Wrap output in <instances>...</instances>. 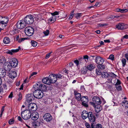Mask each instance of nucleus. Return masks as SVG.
<instances>
[{
	"mask_svg": "<svg viewBox=\"0 0 128 128\" xmlns=\"http://www.w3.org/2000/svg\"><path fill=\"white\" fill-rule=\"evenodd\" d=\"M18 62L17 59L15 58H12L10 60L9 62L4 63V67L9 70H11L12 68L16 67L18 65Z\"/></svg>",
	"mask_w": 128,
	"mask_h": 128,
	"instance_id": "nucleus-1",
	"label": "nucleus"
},
{
	"mask_svg": "<svg viewBox=\"0 0 128 128\" xmlns=\"http://www.w3.org/2000/svg\"><path fill=\"white\" fill-rule=\"evenodd\" d=\"M31 115L30 112L28 110H24L22 113V117L24 120L28 119L30 118Z\"/></svg>",
	"mask_w": 128,
	"mask_h": 128,
	"instance_id": "nucleus-2",
	"label": "nucleus"
},
{
	"mask_svg": "<svg viewBox=\"0 0 128 128\" xmlns=\"http://www.w3.org/2000/svg\"><path fill=\"white\" fill-rule=\"evenodd\" d=\"M24 21L26 24H32L34 22V18L33 16L31 15H27L24 18Z\"/></svg>",
	"mask_w": 128,
	"mask_h": 128,
	"instance_id": "nucleus-3",
	"label": "nucleus"
},
{
	"mask_svg": "<svg viewBox=\"0 0 128 128\" xmlns=\"http://www.w3.org/2000/svg\"><path fill=\"white\" fill-rule=\"evenodd\" d=\"M24 31L27 36H30L34 34V29L31 26L27 27L25 28Z\"/></svg>",
	"mask_w": 128,
	"mask_h": 128,
	"instance_id": "nucleus-4",
	"label": "nucleus"
},
{
	"mask_svg": "<svg viewBox=\"0 0 128 128\" xmlns=\"http://www.w3.org/2000/svg\"><path fill=\"white\" fill-rule=\"evenodd\" d=\"M33 95L34 97L38 98H40L43 96V93L41 90H36L33 93Z\"/></svg>",
	"mask_w": 128,
	"mask_h": 128,
	"instance_id": "nucleus-5",
	"label": "nucleus"
},
{
	"mask_svg": "<svg viewBox=\"0 0 128 128\" xmlns=\"http://www.w3.org/2000/svg\"><path fill=\"white\" fill-rule=\"evenodd\" d=\"M44 84H40V83L38 82L36 83L33 86V88L35 90H43L44 89V88H46Z\"/></svg>",
	"mask_w": 128,
	"mask_h": 128,
	"instance_id": "nucleus-6",
	"label": "nucleus"
},
{
	"mask_svg": "<svg viewBox=\"0 0 128 128\" xmlns=\"http://www.w3.org/2000/svg\"><path fill=\"white\" fill-rule=\"evenodd\" d=\"M92 101L93 102H92V104L94 106H95L96 104L99 105L102 103L100 99L98 97H94L92 98Z\"/></svg>",
	"mask_w": 128,
	"mask_h": 128,
	"instance_id": "nucleus-7",
	"label": "nucleus"
},
{
	"mask_svg": "<svg viewBox=\"0 0 128 128\" xmlns=\"http://www.w3.org/2000/svg\"><path fill=\"white\" fill-rule=\"evenodd\" d=\"M116 28L118 30H122L126 29L128 27V26L124 23H119L116 26Z\"/></svg>",
	"mask_w": 128,
	"mask_h": 128,
	"instance_id": "nucleus-8",
	"label": "nucleus"
},
{
	"mask_svg": "<svg viewBox=\"0 0 128 128\" xmlns=\"http://www.w3.org/2000/svg\"><path fill=\"white\" fill-rule=\"evenodd\" d=\"M26 24L24 21L20 20L16 23V26L19 29H22L25 27Z\"/></svg>",
	"mask_w": 128,
	"mask_h": 128,
	"instance_id": "nucleus-9",
	"label": "nucleus"
},
{
	"mask_svg": "<svg viewBox=\"0 0 128 128\" xmlns=\"http://www.w3.org/2000/svg\"><path fill=\"white\" fill-rule=\"evenodd\" d=\"M29 110L32 111H36L37 108V106L35 103H31L29 104L28 106Z\"/></svg>",
	"mask_w": 128,
	"mask_h": 128,
	"instance_id": "nucleus-10",
	"label": "nucleus"
},
{
	"mask_svg": "<svg viewBox=\"0 0 128 128\" xmlns=\"http://www.w3.org/2000/svg\"><path fill=\"white\" fill-rule=\"evenodd\" d=\"M43 118L47 122H49L51 120L52 117L50 114L46 113L44 115Z\"/></svg>",
	"mask_w": 128,
	"mask_h": 128,
	"instance_id": "nucleus-11",
	"label": "nucleus"
},
{
	"mask_svg": "<svg viewBox=\"0 0 128 128\" xmlns=\"http://www.w3.org/2000/svg\"><path fill=\"white\" fill-rule=\"evenodd\" d=\"M32 94H28L26 96V100L25 103L26 104L29 103V102L32 101L34 99V97Z\"/></svg>",
	"mask_w": 128,
	"mask_h": 128,
	"instance_id": "nucleus-12",
	"label": "nucleus"
},
{
	"mask_svg": "<svg viewBox=\"0 0 128 128\" xmlns=\"http://www.w3.org/2000/svg\"><path fill=\"white\" fill-rule=\"evenodd\" d=\"M48 77L50 84L55 83L57 80V78L55 74H51Z\"/></svg>",
	"mask_w": 128,
	"mask_h": 128,
	"instance_id": "nucleus-13",
	"label": "nucleus"
},
{
	"mask_svg": "<svg viewBox=\"0 0 128 128\" xmlns=\"http://www.w3.org/2000/svg\"><path fill=\"white\" fill-rule=\"evenodd\" d=\"M95 60L96 62L98 64H103L104 62V59L100 56H96Z\"/></svg>",
	"mask_w": 128,
	"mask_h": 128,
	"instance_id": "nucleus-14",
	"label": "nucleus"
},
{
	"mask_svg": "<svg viewBox=\"0 0 128 128\" xmlns=\"http://www.w3.org/2000/svg\"><path fill=\"white\" fill-rule=\"evenodd\" d=\"M30 117L33 120H37L39 118V114L38 112H35L31 113Z\"/></svg>",
	"mask_w": 128,
	"mask_h": 128,
	"instance_id": "nucleus-15",
	"label": "nucleus"
},
{
	"mask_svg": "<svg viewBox=\"0 0 128 128\" xmlns=\"http://www.w3.org/2000/svg\"><path fill=\"white\" fill-rule=\"evenodd\" d=\"M90 121L92 122H95L96 120V118L95 116L92 114L91 112H88V117Z\"/></svg>",
	"mask_w": 128,
	"mask_h": 128,
	"instance_id": "nucleus-16",
	"label": "nucleus"
},
{
	"mask_svg": "<svg viewBox=\"0 0 128 128\" xmlns=\"http://www.w3.org/2000/svg\"><path fill=\"white\" fill-rule=\"evenodd\" d=\"M8 76L10 78H14L16 76L17 74L15 71L12 70L9 72Z\"/></svg>",
	"mask_w": 128,
	"mask_h": 128,
	"instance_id": "nucleus-17",
	"label": "nucleus"
},
{
	"mask_svg": "<svg viewBox=\"0 0 128 128\" xmlns=\"http://www.w3.org/2000/svg\"><path fill=\"white\" fill-rule=\"evenodd\" d=\"M21 49L20 46L18 47V48L15 50H9L6 52V53L7 54H8L11 55H12L13 54V52H18Z\"/></svg>",
	"mask_w": 128,
	"mask_h": 128,
	"instance_id": "nucleus-18",
	"label": "nucleus"
},
{
	"mask_svg": "<svg viewBox=\"0 0 128 128\" xmlns=\"http://www.w3.org/2000/svg\"><path fill=\"white\" fill-rule=\"evenodd\" d=\"M74 95L75 98L78 100L80 101L81 99V95L76 91H74Z\"/></svg>",
	"mask_w": 128,
	"mask_h": 128,
	"instance_id": "nucleus-19",
	"label": "nucleus"
},
{
	"mask_svg": "<svg viewBox=\"0 0 128 128\" xmlns=\"http://www.w3.org/2000/svg\"><path fill=\"white\" fill-rule=\"evenodd\" d=\"M82 118L84 119H86L88 116V112L84 110L82 112Z\"/></svg>",
	"mask_w": 128,
	"mask_h": 128,
	"instance_id": "nucleus-20",
	"label": "nucleus"
},
{
	"mask_svg": "<svg viewBox=\"0 0 128 128\" xmlns=\"http://www.w3.org/2000/svg\"><path fill=\"white\" fill-rule=\"evenodd\" d=\"M121 104L125 108H128V101L124 100L122 102Z\"/></svg>",
	"mask_w": 128,
	"mask_h": 128,
	"instance_id": "nucleus-21",
	"label": "nucleus"
},
{
	"mask_svg": "<svg viewBox=\"0 0 128 128\" xmlns=\"http://www.w3.org/2000/svg\"><path fill=\"white\" fill-rule=\"evenodd\" d=\"M108 78H110L108 80L110 82H111L112 78L116 77V75L114 73L112 72L108 74Z\"/></svg>",
	"mask_w": 128,
	"mask_h": 128,
	"instance_id": "nucleus-22",
	"label": "nucleus"
},
{
	"mask_svg": "<svg viewBox=\"0 0 128 128\" xmlns=\"http://www.w3.org/2000/svg\"><path fill=\"white\" fill-rule=\"evenodd\" d=\"M27 39L26 38H22L20 37L19 36H18L16 38V40L19 43H21L24 41L25 40Z\"/></svg>",
	"mask_w": 128,
	"mask_h": 128,
	"instance_id": "nucleus-23",
	"label": "nucleus"
},
{
	"mask_svg": "<svg viewBox=\"0 0 128 128\" xmlns=\"http://www.w3.org/2000/svg\"><path fill=\"white\" fill-rule=\"evenodd\" d=\"M6 74V71L0 68V78L4 77Z\"/></svg>",
	"mask_w": 128,
	"mask_h": 128,
	"instance_id": "nucleus-24",
	"label": "nucleus"
},
{
	"mask_svg": "<svg viewBox=\"0 0 128 128\" xmlns=\"http://www.w3.org/2000/svg\"><path fill=\"white\" fill-rule=\"evenodd\" d=\"M42 82L46 84L50 85V82L49 79L48 78H44L42 80Z\"/></svg>",
	"mask_w": 128,
	"mask_h": 128,
	"instance_id": "nucleus-25",
	"label": "nucleus"
},
{
	"mask_svg": "<svg viewBox=\"0 0 128 128\" xmlns=\"http://www.w3.org/2000/svg\"><path fill=\"white\" fill-rule=\"evenodd\" d=\"M94 107L95 108L96 112L97 113L100 112L102 109V107L100 105L95 106Z\"/></svg>",
	"mask_w": 128,
	"mask_h": 128,
	"instance_id": "nucleus-26",
	"label": "nucleus"
},
{
	"mask_svg": "<svg viewBox=\"0 0 128 128\" xmlns=\"http://www.w3.org/2000/svg\"><path fill=\"white\" fill-rule=\"evenodd\" d=\"M95 67L94 64H91L88 65L87 68L89 70L91 71L95 68Z\"/></svg>",
	"mask_w": 128,
	"mask_h": 128,
	"instance_id": "nucleus-27",
	"label": "nucleus"
},
{
	"mask_svg": "<svg viewBox=\"0 0 128 128\" xmlns=\"http://www.w3.org/2000/svg\"><path fill=\"white\" fill-rule=\"evenodd\" d=\"M101 76L103 78H108V74L106 72H102Z\"/></svg>",
	"mask_w": 128,
	"mask_h": 128,
	"instance_id": "nucleus-28",
	"label": "nucleus"
},
{
	"mask_svg": "<svg viewBox=\"0 0 128 128\" xmlns=\"http://www.w3.org/2000/svg\"><path fill=\"white\" fill-rule=\"evenodd\" d=\"M3 42L5 44H8L10 42V40L9 38L6 36L4 38Z\"/></svg>",
	"mask_w": 128,
	"mask_h": 128,
	"instance_id": "nucleus-29",
	"label": "nucleus"
},
{
	"mask_svg": "<svg viewBox=\"0 0 128 128\" xmlns=\"http://www.w3.org/2000/svg\"><path fill=\"white\" fill-rule=\"evenodd\" d=\"M56 16H52V17H51L48 19V21L49 22H52V23L54 22L56 20Z\"/></svg>",
	"mask_w": 128,
	"mask_h": 128,
	"instance_id": "nucleus-30",
	"label": "nucleus"
},
{
	"mask_svg": "<svg viewBox=\"0 0 128 128\" xmlns=\"http://www.w3.org/2000/svg\"><path fill=\"white\" fill-rule=\"evenodd\" d=\"M88 70L87 67L86 66L84 67L81 70V72L82 73L84 74H86L88 71Z\"/></svg>",
	"mask_w": 128,
	"mask_h": 128,
	"instance_id": "nucleus-31",
	"label": "nucleus"
},
{
	"mask_svg": "<svg viewBox=\"0 0 128 128\" xmlns=\"http://www.w3.org/2000/svg\"><path fill=\"white\" fill-rule=\"evenodd\" d=\"M97 68L98 69L101 70H104L105 69V66L104 65H102V64H98L97 66Z\"/></svg>",
	"mask_w": 128,
	"mask_h": 128,
	"instance_id": "nucleus-32",
	"label": "nucleus"
},
{
	"mask_svg": "<svg viewBox=\"0 0 128 128\" xmlns=\"http://www.w3.org/2000/svg\"><path fill=\"white\" fill-rule=\"evenodd\" d=\"M6 61V59L5 58L2 56H0V63L3 64Z\"/></svg>",
	"mask_w": 128,
	"mask_h": 128,
	"instance_id": "nucleus-33",
	"label": "nucleus"
},
{
	"mask_svg": "<svg viewBox=\"0 0 128 128\" xmlns=\"http://www.w3.org/2000/svg\"><path fill=\"white\" fill-rule=\"evenodd\" d=\"M83 60H85V61L87 63L88 61V60L89 58L88 56V55H86L83 56V58H82V57L81 58Z\"/></svg>",
	"mask_w": 128,
	"mask_h": 128,
	"instance_id": "nucleus-34",
	"label": "nucleus"
},
{
	"mask_svg": "<svg viewBox=\"0 0 128 128\" xmlns=\"http://www.w3.org/2000/svg\"><path fill=\"white\" fill-rule=\"evenodd\" d=\"M2 19V16H0V24H4V27H5L6 26L7 24L6 23H4V22Z\"/></svg>",
	"mask_w": 128,
	"mask_h": 128,
	"instance_id": "nucleus-35",
	"label": "nucleus"
},
{
	"mask_svg": "<svg viewBox=\"0 0 128 128\" xmlns=\"http://www.w3.org/2000/svg\"><path fill=\"white\" fill-rule=\"evenodd\" d=\"M126 60L125 58H123L121 60V62L122 63V66L124 67L126 64Z\"/></svg>",
	"mask_w": 128,
	"mask_h": 128,
	"instance_id": "nucleus-36",
	"label": "nucleus"
},
{
	"mask_svg": "<svg viewBox=\"0 0 128 128\" xmlns=\"http://www.w3.org/2000/svg\"><path fill=\"white\" fill-rule=\"evenodd\" d=\"M82 15V14L81 13H76L75 14L74 16L75 17L78 19Z\"/></svg>",
	"mask_w": 128,
	"mask_h": 128,
	"instance_id": "nucleus-37",
	"label": "nucleus"
},
{
	"mask_svg": "<svg viewBox=\"0 0 128 128\" xmlns=\"http://www.w3.org/2000/svg\"><path fill=\"white\" fill-rule=\"evenodd\" d=\"M31 43L32 45L34 47H36L37 45V42L34 40L31 41Z\"/></svg>",
	"mask_w": 128,
	"mask_h": 128,
	"instance_id": "nucleus-38",
	"label": "nucleus"
},
{
	"mask_svg": "<svg viewBox=\"0 0 128 128\" xmlns=\"http://www.w3.org/2000/svg\"><path fill=\"white\" fill-rule=\"evenodd\" d=\"M82 101L85 102H88V99L86 98L85 96H83L81 98V100Z\"/></svg>",
	"mask_w": 128,
	"mask_h": 128,
	"instance_id": "nucleus-39",
	"label": "nucleus"
},
{
	"mask_svg": "<svg viewBox=\"0 0 128 128\" xmlns=\"http://www.w3.org/2000/svg\"><path fill=\"white\" fill-rule=\"evenodd\" d=\"M88 102H82V104L85 107H88Z\"/></svg>",
	"mask_w": 128,
	"mask_h": 128,
	"instance_id": "nucleus-40",
	"label": "nucleus"
},
{
	"mask_svg": "<svg viewBox=\"0 0 128 128\" xmlns=\"http://www.w3.org/2000/svg\"><path fill=\"white\" fill-rule=\"evenodd\" d=\"M4 22V23H6V24H7V23L8 22V18L4 17V18H3L2 17V19Z\"/></svg>",
	"mask_w": 128,
	"mask_h": 128,
	"instance_id": "nucleus-41",
	"label": "nucleus"
},
{
	"mask_svg": "<svg viewBox=\"0 0 128 128\" xmlns=\"http://www.w3.org/2000/svg\"><path fill=\"white\" fill-rule=\"evenodd\" d=\"M55 76H56V78H61L62 77V76L60 74H55Z\"/></svg>",
	"mask_w": 128,
	"mask_h": 128,
	"instance_id": "nucleus-42",
	"label": "nucleus"
},
{
	"mask_svg": "<svg viewBox=\"0 0 128 128\" xmlns=\"http://www.w3.org/2000/svg\"><path fill=\"white\" fill-rule=\"evenodd\" d=\"M43 33L45 36H46L48 35L49 31V30H46V31H44Z\"/></svg>",
	"mask_w": 128,
	"mask_h": 128,
	"instance_id": "nucleus-43",
	"label": "nucleus"
},
{
	"mask_svg": "<svg viewBox=\"0 0 128 128\" xmlns=\"http://www.w3.org/2000/svg\"><path fill=\"white\" fill-rule=\"evenodd\" d=\"M96 74H98V75H101V71L98 69H96Z\"/></svg>",
	"mask_w": 128,
	"mask_h": 128,
	"instance_id": "nucleus-44",
	"label": "nucleus"
},
{
	"mask_svg": "<svg viewBox=\"0 0 128 128\" xmlns=\"http://www.w3.org/2000/svg\"><path fill=\"white\" fill-rule=\"evenodd\" d=\"M74 63L76 64V66H78L79 65V60H74Z\"/></svg>",
	"mask_w": 128,
	"mask_h": 128,
	"instance_id": "nucleus-45",
	"label": "nucleus"
},
{
	"mask_svg": "<svg viewBox=\"0 0 128 128\" xmlns=\"http://www.w3.org/2000/svg\"><path fill=\"white\" fill-rule=\"evenodd\" d=\"M74 15V11H72V12L71 13L69 16V19L70 20L72 19Z\"/></svg>",
	"mask_w": 128,
	"mask_h": 128,
	"instance_id": "nucleus-46",
	"label": "nucleus"
},
{
	"mask_svg": "<svg viewBox=\"0 0 128 128\" xmlns=\"http://www.w3.org/2000/svg\"><path fill=\"white\" fill-rule=\"evenodd\" d=\"M59 12L58 11H55L53 13H51V14L53 16H55L56 15H58L59 14Z\"/></svg>",
	"mask_w": 128,
	"mask_h": 128,
	"instance_id": "nucleus-47",
	"label": "nucleus"
},
{
	"mask_svg": "<svg viewBox=\"0 0 128 128\" xmlns=\"http://www.w3.org/2000/svg\"><path fill=\"white\" fill-rule=\"evenodd\" d=\"M128 11V9H120V12L122 13H123L126 12Z\"/></svg>",
	"mask_w": 128,
	"mask_h": 128,
	"instance_id": "nucleus-48",
	"label": "nucleus"
},
{
	"mask_svg": "<svg viewBox=\"0 0 128 128\" xmlns=\"http://www.w3.org/2000/svg\"><path fill=\"white\" fill-rule=\"evenodd\" d=\"M116 89L118 91H120L122 90V87L120 86H116Z\"/></svg>",
	"mask_w": 128,
	"mask_h": 128,
	"instance_id": "nucleus-49",
	"label": "nucleus"
},
{
	"mask_svg": "<svg viewBox=\"0 0 128 128\" xmlns=\"http://www.w3.org/2000/svg\"><path fill=\"white\" fill-rule=\"evenodd\" d=\"M18 100L19 101L22 99V95L20 92H19L18 94Z\"/></svg>",
	"mask_w": 128,
	"mask_h": 128,
	"instance_id": "nucleus-50",
	"label": "nucleus"
},
{
	"mask_svg": "<svg viewBox=\"0 0 128 128\" xmlns=\"http://www.w3.org/2000/svg\"><path fill=\"white\" fill-rule=\"evenodd\" d=\"M114 56L113 54H111L109 58L112 60H113L114 59Z\"/></svg>",
	"mask_w": 128,
	"mask_h": 128,
	"instance_id": "nucleus-51",
	"label": "nucleus"
},
{
	"mask_svg": "<svg viewBox=\"0 0 128 128\" xmlns=\"http://www.w3.org/2000/svg\"><path fill=\"white\" fill-rule=\"evenodd\" d=\"M79 64L80 65H82L84 64V60H83L82 58H80L79 59Z\"/></svg>",
	"mask_w": 128,
	"mask_h": 128,
	"instance_id": "nucleus-52",
	"label": "nucleus"
},
{
	"mask_svg": "<svg viewBox=\"0 0 128 128\" xmlns=\"http://www.w3.org/2000/svg\"><path fill=\"white\" fill-rule=\"evenodd\" d=\"M96 128H102V125L99 124H97L96 126Z\"/></svg>",
	"mask_w": 128,
	"mask_h": 128,
	"instance_id": "nucleus-53",
	"label": "nucleus"
},
{
	"mask_svg": "<svg viewBox=\"0 0 128 128\" xmlns=\"http://www.w3.org/2000/svg\"><path fill=\"white\" fill-rule=\"evenodd\" d=\"M14 121L13 119H11L9 121L8 123L10 124H12L14 123Z\"/></svg>",
	"mask_w": 128,
	"mask_h": 128,
	"instance_id": "nucleus-54",
	"label": "nucleus"
},
{
	"mask_svg": "<svg viewBox=\"0 0 128 128\" xmlns=\"http://www.w3.org/2000/svg\"><path fill=\"white\" fill-rule=\"evenodd\" d=\"M85 126L87 128H91L90 124L88 122H86L85 124Z\"/></svg>",
	"mask_w": 128,
	"mask_h": 128,
	"instance_id": "nucleus-55",
	"label": "nucleus"
},
{
	"mask_svg": "<svg viewBox=\"0 0 128 128\" xmlns=\"http://www.w3.org/2000/svg\"><path fill=\"white\" fill-rule=\"evenodd\" d=\"M108 25L107 24H99V26L100 27H103V26H105Z\"/></svg>",
	"mask_w": 128,
	"mask_h": 128,
	"instance_id": "nucleus-56",
	"label": "nucleus"
},
{
	"mask_svg": "<svg viewBox=\"0 0 128 128\" xmlns=\"http://www.w3.org/2000/svg\"><path fill=\"white\" fill-rule=\"evenodd\" d=\"M51 53H52V52H51L50 53H48L46 55V57H45V58L46 59H48V58H49V57H50Z\"/></svg>",
	"mask_w": 128,
	"mask_h": 128,
	"instance_id": "nucleus-57",
	"label": "nucleus"
},
{
	"mask_svg": "<svg viewBox=\"0 0 128 128\" xmlns=\"http://www.w3.org/2000/svg\"><path fill=\"white\" fill-rule=\"evenodd\" d=\"M32 125L34 127L37 126H38V123L37 122H34L33 123Z\"/></svg>",
	"mask_w": 128,
	"mask_h": 128,
	"instance_id": "nucleus-58",
	"label": "nucleus"
},
{
	"mask_svg": "<svg viewBox=\"0 0 128 128\" xmlns=\"http://www.w3.org/2000/svg\"><path fill=\"white\" fill-rule=\"evenodd\" d=\"M37 72H32V74H30V77L31 76H33L34 75H36L37 74Z\"/></svg>",
	"mask_w": 128,
	"mask_h": 128,
	"instance_id": "nucleus-59",
	"label": "nucleus"
},
{
	"mask_svg": "<svg viewBox=\"0 0 128 128\" xmlns=\"http://www.w3.org/2000/svg\"><path fill=\"white\" fill-rule=\"evenodd\" d=\"M64 72L65 74H68L69 72V71L66 70H64Z\"/></svg>",
	"mask_w": 128,
	"mask_h": 128,
	"instance_id": "nucleus-60",
	"label": "nucleus"
},
{
	"mask_svg": "<svg viewBox=\"0 0 128 128\" xmlns=\"http://www.w3.org/2000/svg\"><path fill=\"white\" fill-rule=\"evenodd\" d=\"M120 84V81L118 80H117V82L116 84V85H118Z\"/></svg>",
	"mask_w": 128,
	"mask_h": 128,
	"instance_id": "nucleus-61",
	"label": "nucleus"
},
{
	"mask_svg": "<svg viewBox=\"0 0 128 128\" xmlns=\"http://www.w3.org/2000/svg\"><path fill=\"white\" fill-rule=\"evenodd\" d=\"M13 93L12 92H11L10 94L8 96V98H12V97Z\"/></svg>",
	"mask_w": 128,
	"mask_h": 128,
	"instance_id": "nucleus-62",
	"label": "nucleus"
},
{
	"mask_svg": "<svg viewBox=\"0 0 128 128\" xmlns=\"http://www.w3.org/2000/svg\"><path fill=\"white\" fill-rule=\"evenodd\" d=\"M18 120L20 121V122H22V120L21 118V117L20 116H18Z\"/></svg>",
	"mask_w": 128,
	"mask_h": 128,
	"instance_id": "nucleus-63",
	"label": "nucleus"
},
{
	"mask_svg": "<svg viewBox=\"0 0 128 128\" xmlns=\"http://www.w3.org/2000/svg\"><path fill=\"white\" fill-rule=\"evenodd\" d=\"M123 38H125L126 39H128V35L126 34L123 37Z\"/></svg>",
	"mask_w": 128,
	"mask_h": 128,
	"instance_id": "nucleus-64",
	"label": "nucleus"
}]
</instances>
